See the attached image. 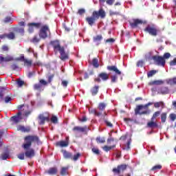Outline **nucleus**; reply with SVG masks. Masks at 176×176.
Segmentation results:
<instances>
[{"instance_id": "f257e3e1", "label": "nucleus", "mask_w": 176, "mask_h": 176, "mask_svg": "<svg viewBox=\"0 0 176 176\" xmlns=\"http://www.w3.org/2000/svg\"><path fill=\"white\" fill-rule=\"evenodd\" d=\"M25 143L23 144V148L25 151H28L31 146L32 145V142H36V144H40L41 140H39V137L38 135H28L24 138Z\"/></svg>"}, {"instance_id": "f03ea898", "label": "nucleus", "mask_w": 176, "mask_h": 176, "mask_svg": "<svg viewBox=\"0 0 176 176\" xmlns=\"http://www.w3.org/2000/svg\"><path fill=\"white\" fill-rule=\"evenodd\" d=\"M153 102H148L146 104H138L136 106L135 109V115L137 116V115H140V116L142 115H149L151 113V110H149L148 107L150 105H153Z\"/></svg>"}, {"instance_id": "7ed1b4c3", "label": "nucleus", "mask_w": 176, "mask_h": 176, "mask_svg": "<svg viewBox=\"0 0 176 176\" xmlns=\"http://www.w3.org/2000/svg\"><path fill=\"white\" fill-rule=\"evenodd\" d=\"M107 69L110 72H114L116 74L110 76V78L111 83H116L118 82V75H122V72L115 65H109L107 67Z\"/></svg>"}, {"instance_id": "20e7f679", "label": "nucleus", "mask_w": 176, "mask_h": 176, "mask_svg": "<svg viewBox=\"0 0 176 176\" xmlns=\"http://www.w3.org/2000/svg\"><path fill=\"white\" fill-rule=\"evenodd\" d=\"M52 33L50 32V28L48 25H43L41 27L38 32V36L41 39H46L48 36H50Z\"/></svg>"}, {"instance_id": "39448f33", "label": "nucleus", "mask_w": 176, "mask_h": 176, "mask_svg": "<svg viewBox=\"0 0 176 176\" xmlns=\"http://www.w3.org/2000/svg\"><path fill=\"white\" fill-rule=\"evenodd\" d=\"M61 152L63 153L64 159H66V160H74V162H76L80 157L79 153L74 155L72 153L67 151V150H61Z\"/></svg>"}, {"instance_id": "423d86ee", "label": "nucleus", "mask_w": 176, "mask_h": 176, "mask_svg": "<svg viewBox=\"0 0 176 176\" xmlns=\"http://www.w3.org/2000/svg\"><path fill=\"white\" fill-rule=\"evenodd\" d=\"M144 32H147L149 35L152 36H157V28L154 24L147 25L146 27L144 28Z\"/></svg>"}, {"instance_id": "0eeeda50", "label": "nucleus", "mask_w": 176, "mask_h": 176, "mask_svg": "<svg viewBox=\"0 0 176 176\" xmlns=\"http://www.w3.org/2000/svg\"><path fill=\"white\" fill-rule=\"evenodd\" d=\"M109 79V74L106 72H101L98 75L97 78H94V82L96 83H101V80H103V82H107Z\"/></svg>"}, {"instance_id": "6e6552de", "label": "nucleus", "mask_w": 176, "mask_h": 176, "mask_svg": "<svg viewBox=\"0 0 176 176\" xmlns=\"http://www.w3.org/2000/svg\"><path fill=\"white\" fill-rule=\"evenodd\" d=\"M152 60H153L155 65H160L161 67H164V65H166V60L163 56L155 55L152 56Z\"/></svg>"}, {"instance_id": "1a4fd4ad", "label": "nucleus", "mask_w": 176, "mask_h": 176, "mask_svg": "<svg viewBox=\"0 0 176 176\" xmlns=\"http://www.w3.org/2000/svg\"><path fill=\"white\" fill-rule=\"evenodd\" d=\"M127 167H129V165L127 164H120L117 166V168H113L112 171L114 174H120L121 173H124L127 170Z\"/></svg>"}, {"instance_id": "9d476101", "label": "nucleus", "mask_w": 176, "mask_h": 176, "mask_svg": "<svg viewBox=\"0 0 176 176\" xmlns=\"http://www.w3.org/2000/svg\"><path fill=\"white\" fill-rule=\"evenodd\" d=\"M50 45H52L55 53H58L59 51L64 49V47H61L58 40L51 41Z\"/></svg>"}, {"instance_id": "9b49d317", "label": "nucleus", "mask_w": 176, "mask_h": 176, "mask_svg": "<svg viewBox=\"0 0 176 176\" xmlns=\"http://www.w3.org/2000/svg\"><path fill=\"white\" fill-rule=\"evenodd\" d=\"M92 16H94V17H96V19H99L100 17L101 19H105V11L102 9L100 8L98 12V11H94L92 13Z\"/></svg>"}, {"instance_id": "f8f14e48", "label": "nucleus", "mask_w": 176, "mask_h": 176, "mask_svg": "<svg viewBox=\"0 0 176 176\" xmlns=\"http://www.w3.org/2000/svg\"><path fill=\"white\" fill-rule=\"evenodd\" d=\"M13 60H14V58L10 55H7L4 57L3 54H0V64H2L3 63H9L13 61Z\"/></svg>"}, {"instance_id": "ddd939ff", "label": "nucleus", "mask_w": 176, "mask_h": 176, "mask_svg": "<svg viewBox=\"0 0 176 176\" xmlns=\"http://www.w3.org/2000/svg\"><path fill=\"white\" fill-rule=\"evenodd\" d=\"M144 22L141 19H133L132 21L129 22L131 28H137L138 25L142 24Z\"/></svg>"}, {"instance_id": "4468645a", "label": "nucleus", "mask_w": 176, "mask_h": 176, "mask_svg": "<svg viewBox=\"0 0 176 176\" xmlns=\"http://www.w3.org/2000/svg\"><path fill=\"white\" fill-rule=\"evenodd\" d=\"M21 119H23V117H21V111L18 112L16 116L10 118L11 122L14 123H19Z\"/></svg>"}, {"instance_id": "2eb2a0df", "label": "nucleus", "mask_w": 176, "mask_h": 176, "mask_svg": "<svg viewBox=\"0 0 176 176\" xmlns=\"http://www.w3.org/2000/svg\"><path fill=\"white\" fill-rule=\"evenodd\" d=\"M38 119L39 120V124H45V122H50V118L49 117H45L43 114H39Z\"/></svg>"}, {"instance_id": "dca6fc26", "label": "nucleus", "mask_w": 176, "mask_h": 176, "mask_svg": "<svg viewBox=\"0 0 176 176\" xmlns=\"http://www.w3.org/2000/svg\"><path fill=\"white\" fill-rule=\"evenodd\" d=\"M89 131V127L87 126H74L73 128V131H76L77 133H86V131Z\"/></svg>"}, {"instance_id": "f3484780", "label": "nucleus", "mask_w": 176, "mask_h": 176, "mask_svg": "<svg viewBox=\"0 0 176 176\" xmlns=\"http://www.w3.org/2000/svg\"><path fill=\"white\" fill-rule=\"evenodd\" d=\"M147 127H148V129H157L159 125L157 124V122L155 120L151 118V120L147 122Z\"/></svg>"}, {"instance_id": "a211bd4d", "label": "nucleus", "mask_w": 176, "mask_h": 176, "mask_svg": "<svg viewBox=\"0 0 176 176\" xmlns=\"http://www.w3.org/2000/svg\"><path fill=\"white\" fill-rule=\"evenodd\" d=\"M98 20L97 17L92 15V16H88L86 18V21L88 23L89 25H93L94 24H96V21Z\"/></svg>"}, {"instance_id": "6ab92c4d", "label": "nucleus", "mask_w": 176, "mask_h": 176, "mask_svg": "<svg viewBox=\"0 0 176 176\" xmlns=\"http://www.w3.org/2000/svg\"><path fill=\"white\" fill-rule=\"evenodd\" d=\"M59 53L60 54V60H62L63 61H65V60H68V58H69L67 53H65V49L64 47L60 51H59Z\"/></svg>"}, {"instance_id": "aec40b11", "label": "nucleus", "mask_w": 176, "mask_h": 176, "mask_svg": "<svg viewBox=\"0 0 176 176\" xmlns=\"http://www.w3.org/2000/svg\"><path fill=\"white\" fill-rule=\"evenodd\" d=\"M45 173L49 174V175H57V173H58V170L56 167H52L50 168Z\"/></svg>"}, {"instance_id": "412c9836", "label": "nucleus", "mask_w": 176, "mask_h": 176, "mask_svg": "<svg viewBox=\"0 0 176 176\" xmlns=\"http://www.w3.org/2000/svg\"><path fill=\"white\" fill-rule=\"evenodd\" d=\"M168 93H170L168 87H162L158 89L159 94H168Z\"/></svg>"}, {"instance_id": "4be33fe9", "label": "nucleus", "mask_w": 176, "mask_h": 176, "mask_svg": "<svg viewBox=\"0 0 176 176\" xmlns=\"http://www.w3.org/2000/svg\"><path fill=\"white\" fill-rule=\"evenodd\" d=\"M17 130L18 131H22V133H30V131H31V128L19 125L17 127Z\"/></svg>"}, {"instance_id": "5701e85b", "label": "nucleus", "mask_w": 176, "mask_h": 176, "mask_svg": "<svg viewBox=\"0 0 176 176\" xmlns=\"http://www.w3.org/2000/svg\"><path fill=\"white\" fill-rule=\"evenodd\" d=\"M98 90H100V86L95 85L90 90L91 96H97L98 94Z\"/></svg>"}, {"instance_id": "b1692460", "label": "nucleus", "mask_w": 176, "mask_h": 176, "mask_svg": "<svg viewBox=\"0 0 176 176\" xmlns=\"http://www.w3.org/2000/svg\"><path fill=\"white\" fill-rule=\"evenodd\" d=\"M25 156L29 158L33 157V156H35V151L33 148L26 151L25 152Z\"/></svg>"}, {"instance_id": "393cba45", "label": "nucleus", "mask_w": 176, "mask_h": 176, "mask_svg": "<svg viewBox=\"0 0 176 176\" xmlns=\"http://www.w3.org/2000/svg\"><path fill=\"white\" fill-rule=\"evenodd\" d=\"M56 145L58 146H61V148H66V146H68L69 145V143L67 141H60L56 143Z\"/></svg>"}, {"instance_id": "a878e982", "label": "nucleus", "mask_w": 176, "mask_h": 176, "mask_svg": "<svg viewBox=\"0 0 176 176\" xmlns=\"http://www.w3.org/2000/svg\"><path fill=\"white\" fill-rule=\"evenodd\" d=\"M105 108H107V104H105L104 102L99 103L98 106V109L100 111V112H104V111H105Z\"/></svg>"}, {"instance_id": "bb28decb", "label": "nucleus", "mask_w": 176, "mask_h": 176, "mask_svg": "<svg viewBox=\"0 0 176 176\" xmlns=\"http://www.w3.org/2000/svg\"><path fill=\"white\" fill-rule=\"evenodd\" d=\"M166 82L170 86H173V85H176V77L173 78H169L166 80Z\"/></svg>"}, {"instance_id": "cd10ccee", "label": "nucleus", "mask_w": 176, "mask_h": 176, "mask_svg": "<svg viewBox=\"0 0 176 176\" xmlns=\"http://www.w3.org/2000/svg\"><path fill=\"white\" fill-rule=\"evenodd\" d=\"M68 166L62 167L60 169V175L65 176L68 175Z\"/></svg>"}, {"instance_id": "c85d7f7f", "label": "nucleus", "mask_w": 176, "mask_h": 176, "mask_svg": "<svg viewBox=\"0 0 176 176\" xmlns=\"http://www.w3.org/2000/svg\"><path fill=\"white\" fill-rule=\"evenodd\" d=\"M113 148H116V144H114L110 146L105 145L102 147V149L105 152H109V151H111V149H113Z\"/></svg>"}, {"instance_id": "c756f323", "label": "nucleus", "mask_w": 176, "mask_h": 176, "mask_svg": "<svg viewBox=\"0 0 176 176\" xmlns=\"http://www.w3.org/2000/svg\"><path fill=\"white\" fill-rule=\"evenodd\" d=\"M92 65L94 68H98V67H100V64L98 63V59L97 58H93Z\"/></svg>"}, {"instance_id": "7c9ffc66", "label": "nucleus", "mask_w": 176, "mask_h": 176, "mask_svg": "<svg viewBox=\"0 0 176 176\" xmlns=\"http://www.w3.org/2000/svg\"><path fill=\"white\" fill-rule=\"evenodd\" d=\"M7 39H9L10 41H12V39H14L16 38V34L13 32H10V33H6Z\"/></svg>"}, {"instance_id": "2f4dec72", "label": "nucleus", "mask_w": 176, "mask_h": 176, "mask_svg": "<svg viewBox=\"0 0 176 176\" xmlns=\"http://www.w3.org/2000/svg\"><path fill=\"white\" fill-rule=\"evenodd\" d=\"M163 83H164V82L163 80H154V81H151L149 82V85L150 86H153V85H163Z\"/></svg>"}, {"instance_id": "473e14b6", "label": "nucleus", "mask_w": 176, "mask_h": 176, "mask_svg": "<svg viewBox=\"0 0 176 176\" xmlns=\"http://www.w3.org/2000/svg\"><path fill=\"white\" fill-rule=\"evenodd\" d=\"M90 113H93L96 116H101V115H102L101 111H98L96 109H91Z\"/></svg>"}, {"instance_id": "72a5a7b5", "label": "nucleus", "mask_w": 176, "mask_h": 176, "mask_svg": "<svg viewBox=\"0 0 176 176\" xmlns=\"http://www.w3.org/2000/svg\"><path fill=\"white\" fill-rule=\"evenodd\" d=\"M152 52H148L147 53L145 54L144 55V58L146 60V61H148V60H152Z\"/></svg>"}, {"instance_id": "f704fd0d", "label": "nucleus", "mask_w": 176, "mask_h": 176, "mask_svg": "<svg viewBox=\"0 0 176 176\" xmlns=\"http://www.w3.org/2000/svg\"><path fill=\"white\" fill-rule=\"evenodd\" d=\"M160 113H162L161 111H155L153 114V116L151 117V119L153 120H156V118H158V116H160Z\"/></svg>"}, {"instance_id": "c9c22d12", "label": "nucleus", "mask_w": 176, "mask_h": 176, "mask_svg": "<svg viewBox=\"0 0 176 176\" xmlns=\"http://www.w3.org/2000/svg\"><path fill=\"white\" fill-rule=\"evenodd\" d=\"M96 141L97 144H104L105 138L97 137Z\"/></svg>"}, {"instance_id": "e433bc0d", "label": "nucleus", "mask_w": 176, "mask_h": 176, "mask_svg": "<svg viewBox=\"0 0 176 176\" xmlns=\"http://www.w3.org/2000/svg\"><path fill=\"white\" fill-rule=\"evenodd\" d=\"M166 120H167V113H162L161 114L162 123H166Z\"/></svg>"}, {"instance_id": "4c0bfd02", "label": "nucleus", "mask_w": 176, "mask_h": 176, "mask_svg": "<svg viewBox=\"0 0 176 176\" xmlns=\"http://www.w3.org/2000/svg\"><path fill=\"white\" fill-rule=\"evenodd\" d=\"M41 38H38V36H34L32 40H30V42L32 43H38V42H41Z\"/></svg>"}, {"instance_id": "58836bf2", "label": "nucleus", "mask_w": 176, "mask_h": 176, "mask_svg": "<svg viewBox=\"0 0 176 176\" xmlns=\"http://www.w3.org/2000/svg\"><path fill=\"white\" fill-rule=\"evenodd\" d=\"M50 121L54 124H57V123H58V118L56 116H52L51 119H50Z\"/></svg>"}, {"instance_id": "ea45409f", "label": "nucleus", "mask_w": 176, "mask_h": 176, "mask_svg": "<svg viewBox=\"0 0 176 176\" xmlns=\"http://www.w3.org/2000/svg\"><path fill=\"white\" fill-rule=\"evenodd\" d=\"M94 42H100V41H102V35H97L96 36L93 37Z\"/></svg>"}, {"instance_id": "a19ab883", "label": "nucleus", "mask_w": 176, "mask_h": 176, "mask_svg": "<svg viewBox=\"0 0 176 176\" xmlns=\"http://www.w3.org/2000/svg\"><path fill=\"white\" fill-rule=\"evenodd\" d=\"M5 91H6V88L3 87H0V98H3Z\"/></svg>"}, {"instance_id": "79ce46f5", "label": "nucleus", "mask_w": 176, "mask_h": 176, "mask_svg": "<svg viewBox=\"0 0 176 176\" xmlns=\"http://www.w3.org/2000/svg\"><path fill=\"white\" fill-rule=\"evenodd\" d=\"M23 63L26 67H31L32 65V60L24 59Z\"/></svg>"}, {"instance_id": "37998d69", "label": "nucleus", "mask_w": 176, "mask_h": 176, "mask_svg": "<svg viewBox=\"0 0 176 176\" xmlns=\"http://www.w3.org/2000/svg\"><path fill=\"white\" fill-rule=\"evenodd\" d=\"M157 170H162V165L158 164L153 166L151 171H157Z\"/></svg>"}, {"instance_id": "c03bdc74", "label": "nucleus", "mask_w": 176, "mask_h": 176, "mask_svg": "<svg viewBox=\"0 0 176 176\" xmlns=\"http://www.w3.org/2000/svg\"><path fill=\"white\" fill-rule=\"evenodd\" d=\"M28 27H29L28 28V32H30V34H32V32H34V28L33 25H32V23H29L28 24Z\"/></svg>"}, {"instance_id": "a18cd8bd", "label": "nucleus", "mask_w": 176, "mask_h": 176, "mask_svg": "<svg viewBox=\"0 0 176 176\" xmlns=\"http://www.w3.org/2000/svg\"><path fill=\"white\" fill-rule=\"evenodd\" d=\"M16 85L18 87H23V86H24V81L21 79H18L16 80Z\"/></svg>"}, {"instance_id": "49530a36", "label": "nucleus", "mask_w": 176, "mask_h": 176, "mask_svg": "<svg viewBox=\"0 0 176 176\" xmlns=\"http://www.w3.org/2000/svg\"><path fill=\"white\" fill-rule=\"evenodd\" d=\"M3 23L5 24H8V23H12V17L10 16H6L4 19H3Z\"/></svg>"}, {"instance_id": "de8ad7c7", "label": "nucleus", "mask_w": 176, "mask_h": 176, "mask_svg": "<svg viewBox=\"0 0 176 176\" xmlns=\"http://www.w3.org/2000/svg\"><path fill=\"white\" fill-rule=\"evenodd\" d=\"M156 72H157L156 70H151L147 73V77L151 78V76H153V75H155Z\"/></svg>"}, {"instance_id": "09e8293b", "label": "nucleus", "mask_w": 176, "mask_h": 176, "mask_svg": "<svg viewBox=\"0 0 176 176\" xmlns=\"http://www.w3.org/2000/svg\"><path fill=\"white\" fill-rule=\"evenodd\" d=\"M1 157L2 160H6L9 157V153H3L1 154Z\"/></svg>"}, {"instance_id": "8fccbe9b", "label": "nucleus", "mask_w": 176, "mask_h": 176, "mask_svg": "<svg viewBox=\"0 0 176 176\" xmlns=\"http://www.w3.org/2000/svg\"><path fill=\"white\" fill-rule=\"evenodd\" d=\"M34 28H41L42 27V23H32Z\"/></svg>"}, {"instance_id": "3c124183", "label": "nucleus", "mask_w": 176, "mask_h": 176, "mask_svg": "<svg viewBox=\"0 0 176 176\" xmlns=\"http://www.w3.org/2000/svg\"><path fill=\"white\" fill-rule=\"evenodd\" d=\"M78 14H80V16H82V14H85L86 13V10L85 8H80L78 11Z\"/></svg>"}, {"instance_id": "603ef678", "label": "nucleus", "mask_w": 176, "mask_h": 176, "mask_svg": "<svg viewBox=\"0 0 176 176\" xmlns=\"http://www.w3.org/2000/svg\"><path fill=\"white\" fill-rule=\"evenodd\" d=\"M164 104L163 102H157L154 104V107L155 108H160V106Z\"/></svg>"}, {"instance_id": "864d4df0", "label": "nucleus", "mask_w": 176, "mask_h": 176, "mask_svg": "<svg viewBox=\"0 0 176 176\" xmlns=\"http://www.w3.org/2000/svg\"><path fill=\"white\" fill-rule=\"evenodd\" d=\"M34 90H41L42 89V85L41 84H35L34 85Z\"/></svg>"}, {"instance_id": "5fc2aeb1", "label": "nucleus", "mask_w": 176, "mask_h": 176, "mask_svg": "<svg viewBox=\"0 0 176 176\" xmlns=\"http://www.w3.org/2000/svg\"><path fill=\"white\" fill-rule=\"evenodd\" d=\"M91 151L93 153H95V155H100V150L97 148H92Z\"/></svg>"}, {"instance_id": "6e6d98bb", "label": "nucleus", "mask_w": 176, "mask_h": 176, "mask_svg": "<svg viewBox=\"0 0 176 176\" xmlns=\"http://www.w3.org/2000/svg\"><path fill=\"white\" fill-rule=\"evenodd\" d=\"M169 118L170 119V120H172L173 122H174V120H176V114L175 113H170L169 115Z\"/></svg>"}, {"instance_id": "4d7b16f0", "label": "nucleus", "mask_w": 176, "mask_h": 176, "mask_svg": "<svg viewBox=\"0 0 176 176\" xmlns=\"http://www.w3.org/2000/svg\"><path fill=\"white\" fill-rule=\"evenodd\" d=\"M17 157H18V159H19L20 160H24V157H25V154H24V153H19V154L17 155Z\"/></svg>"}, {"instance_id": "13d9d810", "label": "nucleus", "mask_w": 176, "mask_h": 176, "mask_svg": "<svg viewBox=\"0 0 176 176\" xmlns=\"http://www.w3.org/2000/svg\"><path fill=\"white\" fill-rule=\"evenodd\" d=\"M18 68L19 66L16 63H13L12 65H11V69L12 71H16V69H17Z\"/></svg>"}, {"instance_id": "bf43d9fd", "label": "nucleus", "mask_w": 176, "mask_h": 176, "mask_svg": "<svg viewBox=\"0 0 176 176\" xmlns=\"http://www.w3.org/2000/svg\"><path fill=\"white\" fill-rule=\"evenodd\" d=\"M1 50L3 52H9V47H8V45H3L1 47Z\"/></svg>"}, {"instance_id": "052dcab7", "label": "nucleus", "mask_w": 176, "mask_h": 176, "mask_svg": "<svg viewBox=\"0 0 176 176\" xmlns=\"http://www.w3.org/2000/svg\"><path fill=\"white\" fill-rule=\"evenodd\" d=\"M104 123L108 127H113V124L107 120H104Z\"/></svg>"}, {"instance_id": "680f3d73", "label": "nucleus", "mask_w": 176, "mask_h": 176, "mask_svg": "<svg viewBox=\"0 0 176 176\" xmlns=\"http://www.w3.org/2000/svg\"><path fill=\"white\" fill-rule=\"evenodd\" d=\"M11 100H12V98L10 96H6L4 100L6 104L10 102Z\"/></svg>"}, {"instance_id": "e2e57ef3", "label": "nucleus", "mask_w": 176, "mask_h": 176, "mask_svg": "<svg viewBox=\"0 0 176 176\" xmlns=\"http://www.w3.org/2000/svg\"><path fill=\"white\" fill-rule=\"evenodd\" d=\"M144 66V60H139L137 63V67H143Z\"/></svg>"}, {"instance_id": "0e129e2a", "label": "nucleus", "mask_w": 176, "mask_h": 176, "mask_svg": "<svg viewBox=\"0 0 176 176\" xmlns=\"http://www.w3.org/2000/svg\"><path fill=\"white\" fill-rule=\"evenodd\" d=\"M113 2H115V0H107L106 3L107 5H109L111 6V5H113Z\"/></svg>"}, {"instance_id": "69168bd1", "label": "nucleus", "mask_w": 176, "mask_h": 176, "mask_svg": "<svg viewBox=\"0 0 176 176\" xmlns=\"http://www.w3.org/2000/svg\"><path fill=\"white\" fill-rule=\"evenodd\" d=\"M61 85L63 87H67L68 86V81L63 80Z\"/></svg>"}, {"instance_id": "338daca9", "label": "nucleus", "mask_w": 176, "mask_h": 176, "mask_svg": "<svg viewBox=\"0 0 176 176\" xmlns=\"http://www.w3.org/2000/svg\"><path fill=\"white\" fill-rule=\"evenodd\" d=\"M170 56H171V54H170V53L168 52H166L164 54L163 58H170Z\"/></svg>"}, {"instance_id": "774afa93", "label": "nucleus", "mask_w": 176, "mask_h": 176, "mask_svg": "<svg viewBox=\"0 0 176 176\" xmlns=\"http://www.w3.org/2000/svg\"><path fill=\"white\" fill-rule=\"evenodd\" d=\"M170 65L172 67L176 65V58L170 62Z\"/></svg>"}]
</instances>
